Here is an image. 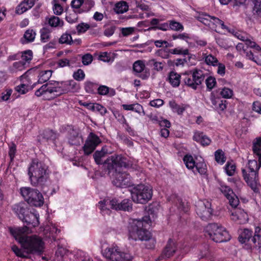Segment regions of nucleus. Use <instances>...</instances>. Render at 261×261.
Returning <instances> with one entry per match:
<instances>
[{"label": "nucleus", "mask_w": 261, "mask_h": 261, "mask_svg": "<svg viewBox=\"0 0 261 261\" xmlns=\"http://www.w3.org/2000/svg\"><path fill=\"white\" fill-rule=\"evenodd\" d=\"M123 108L125 110H131L134 111L138 113H140L143 110V107L138 103H135L132 105H123Z\"/></svg>", "instance_id": "nucleus-37"}, {"label": "nucleus", "mask_w": 261, "mask_h": 261, "mask_svg": "<svg viewBox=\"0 0 261 261\" xmlns=\"http://www.w3.org/2000/svg\"><path fill=\"white\" fill-rule=\"evenodd\" d=\"M202 58L204 60V63L209 66H216L219 62L217 58L212 54L207 53H202Z\"/></svg>", "instance_id": "nucleus-25"}, {"label": "nucleus", "mask_w": 261, "mask_h": 261, "mask_svg": "<svg viewBox=\"0 0 261 261\" xmlns=\"http://www.w3.org/2000/svg\"><path fill=\"white\" fill-rule=\"evenodd\" d=\"M21 220L25 222L28 225H32L34 227L38 226L39 224V215L33 213L27 214L24 216V218Z\"/></svg>", "instance_id": "nucleus-22"}, {"label": "nucleus", "mask_w": 261, "mask_h": 261, "mask_svg": "<svg viewBox=\"0 0 261 261\" xmlns=\"http://www.w3.org/2000/svg\"><path fill=\"white\" fill-rule=\"evenodd\" d=\"M128 9V6L125 2L121 1L117 3L114 8L115 11L118 14H122L126 12Z\"/></svg>", "instance_id": "nucleus-36"}, {"label": "nucleus", "mask_w": 261, "mask_h": 261, "mask_svg": "<svg viewBox=\"0 0 261 261\" xmlns=\"http://www.w3.org/2000/svg\"><path fill=\"white\" fill-rule=\"evenodd\" d=\"M73 77L76 81H81L85 79V74L82 69H79L73 73Z\"/></svg>", "instance_id": "nucleus-51"}, {"label": "nucleus", "mask_w": 261, "mask_h": 261, "mask_svg": "<svg viewBox=\"0 0 261 261\" xmlns=\"http://www.w3.org/2000/svg\"><path fill=\"white\" fill-rule=\"evenodd\" d=\"M57 65L60 67H64L66 66H70L71 63L67 59H62L58 61Z\"/></svg>", "instance_id": "nucleus-63"}, {"label": "nucleus", "mask_w": 261, "mask_h": 261, "mask_svg": "<svg viewBox=\"0 0 261 261\" xmlns=\"http://www.w3.org/2000/svg\"><path fill=\"white\" fill-rule=\"evenodd\" d=\"M108 153V150L106 146L102 147L100 150H97L93 154L94 159L97 164H102L103 162L102 159Z\"/></svg>", "instance_id": "nucleus-26"}, {"label": "nucleus", "mask_w": 261, "mask_h": 261, "mask_svg": "<svg viewBox=\"0 0 261 261\" xmlns=\"http://www.w3.org/2000/svg\"><path fill=\"white\" fill-rule=\"evenodd\" d=\"M108 169L109 172L115 169L112 174V182L117 187L130 186L132 182L130 176L125 172H121L118 168L124 167L129 168L132 167L133 164L130 161L121 155H112L107 159Z\"/></svg>", "instance_id": "nucleus-2"}, {"label": "nucleus", "mask_w": 261, "mask_h": 261, "mask_svg": "<svg viewBox=\"0 0 261 261\" xmlns=\"http://www.w3.org/2000/svg\"><path fill=\"white\" fill-rule=\"evenodd\" d=\"M77 14L79 13L75 12L74 10H73V12L69 13L66 16V20L70 23H73L76 22L78 18Z\"/></svg>", "instance_id": "nucleus-49"}, {"label": "nucleus", "mask_w": 261, "mask_h": 261, "mask_svg": "<svg viewBox=\"0 0 261 261\" xmlns=\"http://www.w3.org/2000/svg\"><path fill=\"white\" fill-rule=\"evenodd\" d=\"M16 152V146L12 143L11 145L9 147V156L10 158V161L13 162L14 158H15V153Z\"/></svg>", "instance_id": "nucleus-58"}, {"label": "nucleus", "mask_w": 261, "mask_h": 261, "mask_svg": "<svg viewBox=\"0 0 261 261\" xmlns=\"http://www.w3.org/2000/svg\"><path fill=\"white\" fill-rule=\"evenodd\" d=\"M216 66H218V69L217 70V73L222 76H223L225 74L226 68L224 64L223 63L218 62V64Z\"/></svg>", "instance_id": "nucleus-61"}, {"label": "nucleus", "mask_w": 261, "mask_h": 261, "mask_svg": "<svg viewBox=\"0 0 261 261\" xmlns=\"http://www.w3.org/2000/svg\"><path fill=\"white\" fill-rule=\"evenodd\" d=\"M58 135L51 130H45L42 134V138L48 142H52L55 144V141Z\"/></svg>", "instance_id": "nucleus-31"}, {"label": "nucleus", "mask_w": 261, "mask_h": 261, "mask_svg": "<svg viewBox=\"0 0 261 261\" xmlns=\"http://www.w3.org/2000/svg\"><path fill=\"white\" fill-rule=\"evenodd\" d=\"M220 94L223 98L228 99L232 96L233 92L231 89L224 87L221 89Z\"/></svg>", "instance_id": "nucleus-46"}, {"label": "nucleus", "mask_w": 261, "mask_h": 261, "mask_svg": "<svg viewBox=\"0 0 261 261\" xmlns=\"http://www.w3.org/2000/svg\"><path fill=\"white\" fill-rule=\"evenodd\" d=\"M176 251V247L174 241L169 239L163 251L162 255L165 257H170L172 256Z\"/></svg>", "instance_id": "nucleus-24"}, {"label": "nucleus", "mask_w": 261, "mask_h": 261, "mask_svg": "<svg viewBox=\"0 0 261 261\" xmlns=\"http://www.w3.org/2000/svg\"><path fill=\"white\" fill-rule=\"evenodd\" d=\"M84 89L87 93H95L97 89V84L91 81H86L84 83Z\"/></svg>", "instance_id": "nucleus-35"}, {"label": "nucleus", "mask_w": 261, "mask_h": 261, "mask_svg": "<svg viewBox=\"0 0 261 261\" xmlns=\"http://www.w3.org/2000/svg\"><path fill=\"white\" fill-rule=\"evenodd\" d=\"M103 255L111 261H132L130 254L122 252L118 247H108L103 252Z\"/></svg>", "instance_id": "nucleus-11"}, {"label": "nucleus", "mask_w": 261, "mask_h": 261, "mask_svg": "<svg viewBox=\"0 0 261 261\" xmlns=\"http://www.w3.org/2000/svg\"><path fill=\"white\" fill-rule=\"evenodd\" d=\"M181 76L174 71H171L168 76L169 82L175 87L179 85Z\"/></svg>", "instance_id": "nucleus-30"}, {"label": "nucleus", "mask_w": 261, "mask_h": 261, "mask_svg": "<svg viewBox=\"0 0 261 261\" xmlns=\"http://www.w3.org/2000/svg\"><path fill=\"white\" fill-rule=\"evenodd\" d=\"M205 84L207 88L210 90H211L214 88L216 84L215 78L211 76L208 77L205 80Z\"/></svg>", "instance_id": "nucleus-53"}, {"label": "nucleus", "mask_w": 261, "mask_h": 261, "mask_svg": "<svg viewBox=\"0 0 261 261\" xmlns=\"http://www.w3.org/2000/svg\"><path fill=\"white\" fill-rule=\"evenodd\" d=\"M50 39V32L46 28H43L40 30V39L41 42L45 43Z\"/></svg>", "instance_id": "nucleus-43"}, {"label": "nucleus", "mask_w": 261, "mask_h": 261, "mask_svg": "<svg viewBox=\"0 0 261 261\" xmlns=\"http://www.w3.org/2000/svg\"><path fill=\"white\" fill-rule=\"evenodd\" d=\"M204 77L202 71L200 70L195 69L192 74H182V81L185 84L194 90L201 84Z\"/></svg>", "instance_id": "nucleus-10"}, {"label": "nucleus", "mask_w": 261, "mask_h": 261, "mask_svg": "<svg viewBox=\"0 0 261 261\" xmlns=\"http://www.w3.org/2000/svg\"><path fill=\"white\" fill-rule=\"evenodd\" d=\"M211 23L213 24L214 28H211V29L215 31H217V29L218 28H221V29L223 30H226L228 32H230V31L228 30V28L225 25L224 22L220 19H219L217 17H215L214 16H213V19H212Z\"/></svg>", "instance_id": "nucleus-32"}, {"label": "nucleus", "mask_w": 261, "mask_h": 261, "mask_svg": "<svg viewBox=\"0 0 261 261\" xmlns=\"http://www.w3.org/2000/svg\"><path fill=\"white\" fill-rule=\"evenodd\" d=\"M29 84H21L16 87V90L20 94H24L28 91Z\"/></svg>", "instance_id": "nucleus-57"}, {"label": "nucleus", "mask_w": 261, "mask_h": 261, "mask_svg": "<svg viewBox=\"0 0 261 261\" xmlns=\"http://www.w3.org/2000/svg\"><path fill=\"white\" fill-rule=\"evenodd\" d=\"M115 30H116L115 26H114V25L110 26V27L107 28L105 30V31L103 32V34L107 37H110L114 34Z\"/></svg>", "instance_id": "nucleus-62"}, {"label": "nucleus", "mask_w": 261, "mask_h": 261, "mask_svg": "<svg viewBox=\"0 0 261 261\" xmlns=\"http://www.w3.org/2000/svg\"><path fill=\"white\" fill-rule=\"evenodd\" d=\"M19 242L28 252L41 253L43 250V243L41 238L36 236L21 237Z\"/></svg>", "instance_id": "nucleus-9"}, {"label": "nucleus", "mask_w": 261, "mask_h": 261, "mask_svg": "<svg viewBox=\"0 0 261 261\" xmlns=\"http://www.w3.org/2000/svg\"><path fill=\"white\" fill-rule=\"evenodd\" d=\"M170 49L165 48L160 49L155 52L156 56L163 59H168L170 56Z\"/></svg>", "instance_id": "nucleus-50"}, {"label": "nucleus", "mask_w": 261, "mask_h": 261, "mask_svg": "<svg viewBox=\"0 0 261 261\" xmlns=\"http://www.w3.org/2000/svg\"><path fill=\"white\" fill-rule=\"evenodd\" d=\"M169 28L171 30L175 31H182L184 30V26L180 22L175 20H170Z\"/></svg>", "instance_id": "nucleus-44"}, {"label": "nucleus", "mask_w": 261, "mask_h": 261, "mask_svg": "<svg viewBox=\"0 0 261 261\" xmlns=\"http://www.w3.org/2000/svg\"><path fill=\"white\" fill-rule=\"evenodd\" d=\"M58 2L59 0H53L52 2L54 5V12L55 14L57 15H61L63 11V9L62 7L58 3Z\"/></svg>", "instance_id": "nucleus-48"}, {"label": "nucleus", "mask_w": 261, "mask_h": 261, "mask_svg": "<svg viewBox=\"0 0 261 261\" xmlns=\"http://www.w3.org/2000/svg\"><path fill=\"white\" fill-rule=\"evenodd\" d=\"M82 59L83 64L85 65H88L92 62L93 57L91 54H87L82 57Z\"/></svg>", "instance_id": "nucleus-60"}, {"label": "nucleus", "mask_w": 261, "mask_h": 261, "mask_svg": "<svg viewBox=\"0 0 261 261\" xmlns=\"http://www.w3.org/2000/svg\"><path fill=\"white\" fill-rule=\"evenodd\" d=\"M90 26L89 24L82 22L76 26V30L78 33H84L89 29Z\"/></svg>", "instance_id": "nucleus-54"}, {"label": "nucleus", "mask_w": 261, "mask_h": 261, "mask_svg": "<svg viewBox=\"0 0 261 261\" xmlns=\"http://www.w3.org/2000/svg\"><path fill=\"white\" fill-rule=\"evenodd\" d=\"M215 159L216 161L220 164H223L225 162L226 159L224 152L221 149H218L215 152Z\"/></svg>", "instance_id": "nucleus-40"}, {"label": "nucleus", "mask_w": 261, "mask_h": 261, "mask_svg": "<svg viewBox=\"0 0 261 261\" xmlns=\"http://www.w3.org/2000/svg\"><path fill=\"white\" fill-rule=\"evenodd\" d=\"M20 194L30 205L40 207L44 204V198L41 193L36 189L29 187H21Z\"/></svg>", "instance_id": "nucleus-6"}, {"label": "nucleus", "mask_w": 261, "mask_h": 261, "mask_svg": "<svg viewBox=\"0 0 261 261\" xmlns=\"http://www.w3.org/2000/svg\"><path fill=\"white\" fill-rule=\"evenodd\" d=\"M196 213L203 220H208L212 216L213 210L211 203L207 200H199L197 202Z\"/></svg>", "instance_id": "nucleus-12"}, {"label": "nucleus", "mask_w": 261, "mask_h": 261, "mask_svg": "<svg viewBox=\"0 0 261 261\" xmlns=\"http://www.w3.org/2000/svg\"><path fill=\"white\" fill-rule=\"evenodd\" d=\"M20 58L25 63H29L33 58V53L31 50H25L20 53Z\"/></svg>", "instance_id": "nucleus-42"}, {"label": "nucleus", "mask_w": 261, "mask_h": 261, "mask_svg": "<svg viewBox=\"0 0 261 261\" xmlns=\"http://www.w3.org/2000/svg\"><path fill=\"white\" fill-rule=\"evenodd\" d=\"M36 36V33L33 30H28L24 34L23 38L25 39V42L23 43H28L34 40Z\"/></svg>", "instance_id": "nucleus-39"}, {"label": "nucleus", "mask_w": 261, "mask_h": 261, "mask_svg": "<svg viewBox=\"0 0 261 261\" xmlns=\"http://www.w3.org/2000/svg\"><path fill=\"white\" fill-rule=\"evenodd\" d=\"M151 223L150 216H146L141 219H134L129 229V239L135 241L140 240L146 242V248H154L156 241L151 237L150 232L146 229V227Z\"/></svg>", "instance_id": "nucleus-4"}, {"label": "nucleus", "mask_w": 261, "mask_h": 261, "mask_svg": "<svg viewBox=\"0 0 261 261\" xmlns=\"http://www.w3.org/2000/svg\"><path fill=\"white\" fill-rule=\"evenodd\" d=\"M115 210L130 212L133 210V203L128 199H125L121 202H119L117 200L115 199Z\"/></svg>", "instance_id": "nucleus-20"}, {"label": "nucleus", "mask_w": 261, "mask_h": 261, "mask_svg": "<svg viewBox=\"0 0 261 261\" xmlns=\"http://www.w3.org/2000/svg\"><path fill=\"white\" fill-rule=\"evenodd\" d=\"M149 63L150 65H153L154 66V69L156 71H162L163 69L164 65V63L161 62H157L155 59H151L149 61Z\"/></svg>", "instance_id": "nucleus-52"}, {"label": "nucleus", "mask_w": 261, "mask_h": 261, "mask_svg": "<svg viewBox=\"0 0 261 261\" xmlns=\"http://www.w3.org/2000/svg\"><path fill=\"white\" fill-rule=\"evenodd\" d=\"M252 231L249 229L245 228L241 232L239 240L241 243H246L250 241L252 237Z\"/></svg>", "instance_id": "nucleus-28"}, {"label": "nucleus", "mask_w": 261, "mask_h": 261, "mask_svg": "<svg viewBox=\"0 0 261 261\" xmlns=\"http://www.w3.org/2000/svg\"><path fill=\"white\" fill-rule=\"evenodd\" d=\"M115 205H116L115 199H105L99 201L97 206L102 215H106L110 214V208L114 210Z\"/></svg>", "instance_id": "nucleus-16"}, {"label": "nucleus", "mask_w": 261, "mask_h": 261, "mask_svg": "<svg viewBox=\"0 0 261 261\" xmlns=\"http://www.w3.org/2000/svg\"><path fill=\"white\" fill-rule=\"evenodd\" d=\"M59 42L61 44L71 45L72 42V38L70 34L65 33L62 34V35L61 36Z\"/></svg>", "instance_id": "nucleus-41"}, {"label": "nucleus", "mask_w": 261, "mask_h": 261, "mask_svg": "<svg viewBox=\"0 0 261 261\" xmlns=\"http://www.w3.org/2000/svg\"><path fill=\"white\" fill-rule=\"evenodd\" d=\"M12 209L13 212L16 214L19 218H24V216L26 215V213L28 212V207L27 204L24 202H19L14 204L12 206Z\"/></svg>", "instance_id": "nucleus-19"}, {"label": "nucleus", "mask_w": 261, "mask_h": 261, "mask_svg": "<svg viewBox=\"0 0 261 261\" xmlns=\"http://www.w3.org/2000/svg\"><path fill=\"white\" fill-rule=\"evenodd\" d=\"M253 153L258 159L250 160L246 169H242L243 177L248 186L254 191L257 192L258 185V171L261 167V137L256 138L253 142Z\"/></svg>", "instance_id": "nucleus-3"}, {"label": "nucleus", "mask_w": 261, "mask_h": 261, "mask_svg": "<svg viewBox=\"0 0 261 261\" xmlns=\"http://www.w3.org/2000/svg\"><path fill=\"white\" fill-rule=\"evenodd\" d=\"M245 44L250 48H253L255 49L257 51H261L260 47L258 45L255 41L252 40L250 38H248L246 42H245Z\"/></svg>", "instance_id": "nucleus-56"}, {"label": "nucleus", "mask_w": 261, "mask_h": 261, "mask_svg": "<svg viewBox=\"0 0 261 261\" xmlns=\"http://www.w3.org/2000/svg\"><path fill=\"white\" fill-rule=\"evenodd\" d=\"M225 170L228 176H232L236 171V166L233 163L227 162L225 165Z\"/></svg>", "instance_id": "nucleus-47"}, {"label": "nucleus", "mask_w": 261, "mask_h": 261, "mask_svg": "<svg viewBox=\"0 0 261 261\" xmlns=\"http://www.w3.org/2000/svg\"><path fill=\"white\" fill-rule=\"evenodd\" d=\"M83 3L84 0H72L71 3V6L73 10L81 14L83 12V11L81 9V7Z\"/></svg>", "instance_id": "nucleus-38"}, {"label": "nucleus", "mask_w": 261, "mask_h": 261, "mask_svg": "<svg viewBox=\"0 0 261 261\" xmlns=\"http://www.w3.org/2000/svg\"><path fill=\"white\" fill-rule=\"evenodd\" d=\"M193 138L195 141L203 146L208 145L211 142V140L201 132H195Z\"/></svg>", "instance_id": "nucleus-23"}, {"label": "nucleus", "mask_w": 261, "mask_h": 261, "mask_svg": "<svg viewBox=\"0 0 261 261\" xmlns=\"http://www.w3.org/2000/svg\"><path fill=\"white\" fill-rule=\"evenodd\" d=\"M35 0H23L16 7L15 12L18 14H21L30 9L35 4Z\"/></svg>", "instance_id": "nucleus-21"}, {"label": "nucleus", "mask_w": 261, "mask_h": 261, "mask_svg": "<svg viewBox=\"0 0 261 261\" xmlns=\"http://www.w3.org/2000/svg\"><path fill=\"white\" fill-rule=\"evenodd\" d=\"M101 142V141L97 135L93 133H90L83 146L84 153L86 155L91 154Z\"/></svg>", "instance_id": "nucleus-15"}, {"label": "nucleus", "mask_w": 261, "mask_h": 261, "mask_svg": "<svg viewBox=\"0 0 261 261\" xmlns=\"http://www.w3.org/2000/svg\"><path fill=\"white\" fill-rule=\"evenodd\" d=\"M169 104L172 111L177 113L178 115H182L188 107L184 104L179 105L174 100L170 101Z\"/></svg>", "instance_id": "nucleus-29"}, {"label": "nucleus", "mask_w": 261, "mask_h": 261, "mask_svg": "<svg viewBox=\"0 0 261 261\" xmlns=\"http://www.w3.org/2000/svg\"><path fill=\"white\" fill-rule=\"evenodd\" d=\"M52 75V70H47L41 71L38 75V83H43L46 82L51 77Z\"/></svg>", "instance_id": "nucleus-33"}, {"label": "nucleus", "mask_w": 261, "mask_h": 261, "mask_svg": "<svg viewBox=\"0 0 261 261\" xmlns=\"http://www.w3.org/2000/svg\"><path fill=\"white\" fill-rule=\"evenodd\" d=\"M226 103L227 101L226 100L220 99L216 109L218 111H223L226 108Z\"/></svg>", "instance_id": "nucleus-64"}, {"label": "nucleus", "mask_w": 261, "mask_h": 261, "mask_svg": "<svg viewBox=\"0 0 261 261\" xmlns=\"http://www.w3.org/2000/svg\"><path fill=\"white\" fill-rule=\"evenodd\" d=\"M79 89L78 84L73 80L66 81L49 82L35 91L37 97L44 99L52 100L63 94L73 92Z\"/></svg>", "instance_id": "nucleus-1"}, {"label": "nucleus", "mask_w": 261, "mask_h": 261, "mask_svg": "<svg viewBox=\"0 0 261 261\" xmlns=\"http://www.w3.org/2000/svg\"><path fill=\"white\" fill-rule=\"evenodd\" d=\"M93 111L98 112L102 116H104L108 112L107 109L99 103H95Z\"/></svg>", "instance_id": "nucleus-55"}, {"label": "nucleus", "mask_w": 261, "mask_h": 261, "mask_svg": "<svg viewBox=\"0 0 261 261\" xmlns=\"http://www.w3.org/2000/svg\"><path fill=\"white\" fill-rule=\"evenodd\" d=\"M183 161L187 167L190 170H192L194 172V169L201 175L205 174L206 172V164L203 162L196 163L191 155L187 154L183 159Z\"/></svg>", "instance_id": "nucleus-13"}, {"label": "nucleus", "mask_w": 261, "mask_h": 261, "mask_svg": "<svg viewBox=\"0 0 261 261\" xmlns=\"http://www.w3.org/2000/svg\"><path fill=\"white\" fill-rule=\"evenodd\" d=\"M237 208H233L234 210L230 211L231 219L239 224L245 223L247 220V214L244 210Z\"/></svg>", "instance_id": "nucleus-17"}, {"label": "nucleus", "mask_w": 261, "mask_h": 261, "mask_svg": "<svg viewBox=\"0 0 261 261\" xmlns=\"http://www.w3.org/2000/svg\"><path fill=\"white\" fill-rule=\"evenodd\" d=\"M213 16L207 14H202L198 17V20L204 25L208 26L210 29L214 28L213 24L211 23Z\"/></svg>", "instance_id": "nucleus-34"}, {"label": "nucleus", "mask_w": 261, "mask_h": 261, "mask_svg": "<svg viewBox=\"0 0 261 261\" xmlns=\"http://www.w3.org/2000/svg\"><path fill=\"white\" fill-rule=\"evenodd\" d=\"M251 242L253 243L254 247L258 248L261 247V229L259 227L255 228L254 236L251 239Z\"/></svg>", "instance_id": "nucleus-27"}, {"label": "nucleus", "mask_w": 261, "mask_h": 261, "mask_svg": "<svg viewBox=\"0 0 261 261\" xmlns=\"http://www.w3.org/2000/svg\"><path fill=\"white\" fill-rule=\"evenodd\" d=\"M68 142L71 145H79L80 144V141L82 136L78 128H74L73 127L70 128L68 130Z\"/></svg>", "instance_id": "nucleus-18"}, {"label": "nucleus", "mask_w": 261, "mask_h": 261, "mask_svg": "<svg viewBox=\"0 0 261 261\" xmlns=\"http://www.w3.org/2000/svg\"><path fill=\"white\" fill-rule=\"evenodd\" d=\"M132 200L136 203L145 204L152 196V190L148 186L144 184L137 185L131 190Z\"/></svg>", "instance_id": "nucleus-7"}, {"label": "nucleus", "mask_w": 261, "mask_h": 261, "mask_svg": "<svg viewBox=\"0 0 261 261\" xmlns=\"http://www.w3.org/2000/svg\"><path fill=\"white\" fill-rule=\"evenodd\" d=\"M145 68V64L143 61L138 60L136 61L133 65L134 71L137 73H141Z\"/></svg>", "instance_id": "nucleus-45"}, {"label": "nucleus", "mask_w": 261, "mask_h": 261, "mask_svg": "<svg viewBox=\"0 0 261 261\" xmlns=\"http://www.w3.org/2000/svg\"><path fill=\"white\" fill-rule=\"evenodd\" d=\"M205 230L210 238L216 243L226 242L230 239V236L225 228L216 223L209 224L206 226Z\"/></svg>", "instance_id": "nucleus-8"}, {"label": "nucleus", "mask_w": 261, "mask_h": 261, "mask_svg": "<svg viewBox=\"0 0 261 261\" xmlns=\"http://www.w3.org/2000/svg\"><path fill=\"white\" fill-rule=\"evenodd\" d=\"M60 20L58 17L53 16L48 20V23L51 27H56L60 24Z\"/></svg>", "instance_id": "nucleus-59"}, {"label": "nucleus", "mask_w": 261, "mask_h": 261, "mask_svg": "<svg viewBox=\"0 0 261 261\" xmlns=\"http://www.w3.org/2000/svg\"><path fill=\"white\" fill-rule=\"evenodd\" d=\"M28 174L33 186L42 185L48 178V166L43 162L34 160L28 168Z\"/></svg>", "instance_id": "nucleus-5"}, {"label": "nucleus", "mask_w": 261, "mask_h": 261, "mask_svg": "<svg viewBox=\"0 0 261 261\" xmlns=\"http://www.w3.org/2000/svg\"><path fill=\"white\" fill-rule=\"evenodd\" d=\"M219 189L227 199L229 204L232 208H236L239 205V199L231 188L225 184H221Z\"/></svg>", "instance_id": "nucleus-14"}]
</instances>
